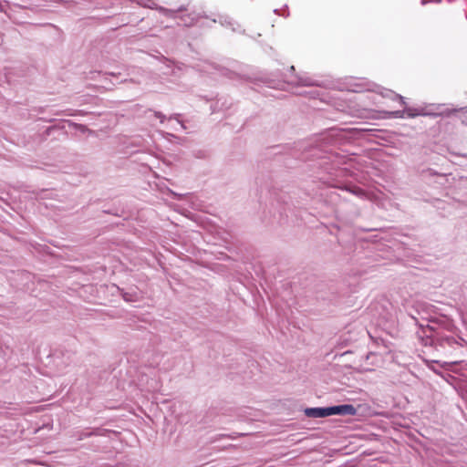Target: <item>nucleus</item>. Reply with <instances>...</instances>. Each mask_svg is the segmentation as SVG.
<instances>
[{
    "label": "nucleus",
    "mask_w": 467,
    "mask_h": 467,
    "mask_svg": "<svg viewBox=\"0 0 467 467\" xmlns=\"http://www.w3.org/2000/svg\"><path fill=\"white\" fill-rule=\"evenodd\" d=\"M335 130H331L327 133L306 141L299 142L295 147L289 148L292 155L304 161H310L312 168L327 170L339 169L344 164V157L328 150V146L333 142Z\"/></svg>",
    "instance_id": "f257e3e1"
},
{
    "label": "nucleus",
    "mask_w": 467,
    "mask_h": 467,
    "mask_svg": "<svg viewBox=\"0 0 467 467\" xmlns=\"http://www.w3.org/2000/svg\"><path fill=\"white\" fill-rule=\"evenodd\" d=\"M373 91L379 95H381L383 98L389 99L391 100H400V104L404 106L406 118L408 119H413L418 116H450L451 114L459 111L458 109H448L445 108L444 104H431L429 107H407L405 98L402 97L400 94L395 93L391 89H388L385 88H382L380 86H378L376 84H364V83H357L355 84V88H353V91L355 92H363V91Z\"/></svg>",
    "instance_id": "f03ea898"
},
{
    "label": "nucleus",
    "mask_w": 467,
    "mask_h": 467,
    "mask_svg": "<svg viewBox=\"0 0 467 467\" xmlns=\"http://www.w3.org/2000/svg\"><path fill=\"white\" fill-rule=\"evenodd\" d=\"M157 9L164 16L173 19L180 18V24L185 26H191L195 23V21L199 17V15L195 13H189L187 15L179 16L180 13L186 10V7L184 5H180L177 9H169L162 6H159Z\"/></svg>",
    "instance_id": "7ed1b4c3"
},
{
    "label": "nucleus",
    "mask_w": 467,
    "mask_h": 467,
    "mask_svg": "<svg viewBox=\"0 0 467 467\" xmlns=\"http://www.w3.org/2000/svg\"><path fill=\"white\" fill-rule=\"evenodd\" d=\"M287 85L292 87H311L317 86V80H315L306 73L292 75L287 80Z\"/></svg>",
    "instance_id": "20e7f679"
},
{
    "label": "nucleus",
    "mask_w": 467,
    "mask_h": 467,
    "mask_svg": "<svg viewBox=\"0 0 467 467\" xmlns=\"http://www.w3.org/2000/svg\"><path fill=\"white\" fill-rule=\"evenodd\" d=\"M328 416L331 415H350L357 414V409L351 404H342L327 407Z\"/></svg>",
    "instance_id": "39448f33"
},
{
    "label": "nucleus",
    "mask_w": 467,
    "mask_h": 467,
    "mask_svg": "<svg viewBox=\"0 0 467 467\" xmlns=\"http://www.w3.org/2000/svg\"><path fill=\"white\" fill-rule=\"evenodd\" d=\"M214 23H219L223 26L230 27L233 32H242L240 25L225 15H218L212 19Z\"/></svg>",
    "instance_id": "423d86ee"
},
{
    "label": "nucleus",
    "mask_w": 467,
    "mask_h": 467,
    "mask_svg": "<svg viewBox=\"0 0 467 467\" xmlns=\"http://www.w3.org/2000/svg\"><path fill=\"white\" fill-rule=\"evenodd\" d=\"M305 414L309 418H325L328 417L327 407L321 408H307L305 410Z\"/></svg>",
    "instance_id": "0eeeda50"
},
{
    "label": "nucleus",
    "mask_w": 467,
    "mask_h": 467,
    "mask_svg": "<svg viewBox=\"0 0 467 467\" xmlns=\"http://www.w3.org/2000/svg\"><path fill=\"white\" fill-rule=\"evenodd\" d=\"M346 190L349 191L350 192L360 198H370V194L368 192H367L365 190L358 186L347 187Z\"/></svg>",
    "instance_id": "6e6552de"
},
{
    "label": "nucleus",
    "mask_w": 467,
    "mask_h": 467,
    "mask_svg": "<svg viewBox=\"0 0 467 467\" xmlns=\"http://www.w3.org/2000/svg\"><path fill=\"white\" fill-rule=\"evenodd\" d=\"M386 115L391 119H405L406 118L405 109L402 110L387 111Z\"/></svg>",
    "instance_id": "1a4fd4ad"
},
{
    "label": "nucleus",
    "mask_w": 467,
    "mask_h": 467,
    "mask_svg": "<svg viewBox=\"0 0 467 467\" xmlns=\"http://www.w3.org/2000/svg\"><path fill=\"white\" fill-rule=\"evenodd\" d=\"M181 115L180 114H173L171 115L170 118H169V120H172V119H175L178 123V125L181 127L182 130H186V127L184 126V124L179 119V117Z\"/></svg>",
    "instance_id": "9d476101"
},
{
    "label": "nucleus",
    "mask_w": 467,
    "mask_h": 467,
    "mask_svg": "<svg viewBox=\"0 0 467 467\" xmlns=\"http://www.w3.org/2000/svg\"><path fill=\"white\" fill-rule=\"evenodd\" d=\"M155 116H156V118L160 119V121L161 123H163L164 120L166 119L165 115H163L161 112H159V111H155Z\"/></svg>",
    "instance_id": "9b49d317"
},
{
    "label": "nucleus",
    "mask_w": 467,
    "mask_h": 467,
    "mask_svg": "<svg viewBox=\"0 0 467 467\" xmlns=\"http://www.w3.org/2000/svg\"><path fill=\"white\" fill-rule=\"evenodd\" d=\"M274 13L276 14V15H279V16H283L285 17H287L289 16V12H285V13H279V10L278 9H275L274 10Z\"/></svg>",
    "instance_id": "f8f14e48"
},
{
    "label": "nucleus",
    "mask_w": 467,
    "mask_h": 467,
    "mask_svg": "<svg viewBox=\"0 0 467 467\" xmlns=\"http://www.w3.org/2000/svg\"><path fill=\"white\" fill-rule=\"evenodd\" d=\"M429 175H434V176H437V175H447L446 173H438L436 171H432L431 172ZM448 175H451V173H449Z\"/></svg>",
    "instance_id": "ddd939ff"
},
{
    "label": "nucleus",
    "mask_w": 467,
    "mask_h": 467,
    "mask_svg": "<svg viewBox=\"0 0 467 467\" xmlns=\"http://www.w3.org/2000/svg\"><path fill=\"white\" fill-rule=\"evenodd\" d=\"M281 147L280 146H275L273 147V150L275 151V154L276 153H279L280 151L278 150Z\"/></svg>",
    "instance_id": "4468645a"
},
{
    "label": "nucleus",
    "mask_w": 467,
    "mask_h": 467,
    "mask_svg": "<svg viewBox=\"0 0 467 467\" xmlns=\"http://www.w3.org/2000/svg\"><path fill=\"white\" fill-rule=\"evenodd\" d=\"M289 70H290L291 72H294V71H295V67H294V66H291V67H290V68H289Z\"/></svg>",
    "instance_id": "2eb2a0df"
},
{
    "label": "nucleus",
    "mask_w": 467,
    "mask_h": 467,
    "mask_svg": "<svg viewBox=\"0 0 467 467\" xmlns=\"http://www.w3.org/2000/svg\"><path fill=\"white\" fill-rule=\"evenodd\" d=\"M124 299H125L126 301H129V300H130V299L128 298V296H127V295H126V294L124 295Z\"/></svg>",
    "instance_id": "dca6fc26"
},
{
    "label": "nucleus",
    "mask_w": 467,
    "mask_h": 467,
    "mask_svg": "<svg viewBox=\"0 0 467 467\" xmlns=\"http://www.w3.org/2000/svg\"><path fill=\"white\" fill-rule=\"evenodd\" d=\"M427 3V0H421V4L425 5Z\"/></svg>",
    "instance_id": "f3484780"
},
{
    "label": "nucleus",
    "mask_w": 467,
    "mask_h": 467,
    "mask_svg": "<svg viewBox=\"0 0 467 467\" xmlns=\"http://www.w3.org/2000/svg\"><path fill=\"white\" fill-rule=\"evenodd\" d=\"M347 175L352 176V175H355V174L353 172H349Z\"/></svg>",
    "instance_id": "a211bd4d"
}]
</instances>
